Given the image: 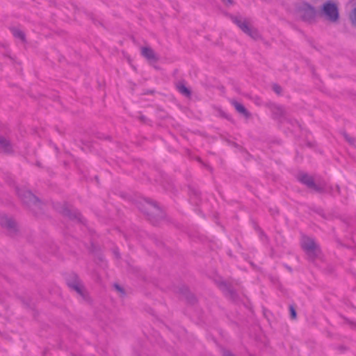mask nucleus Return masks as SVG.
<instances>
[{
  "label": "nucleus",
  "mask_w": 356,
  "mask_h": 356,
  "mask_svg": "<svg viewBox=\"0 0 356 356\" xmlns=\"http://www.w3.org/2000/svg\"><path fill=\"white\" fill-rule=\"evenodd\" d=\"M225 6H231L234 4V0H221Z\"/></svg>",
  "instance_id": "20"
},
{
  "label": "nucleus",
  "mask_w": 356,
  "mask_h": 356,
  "mask_svg": "<svg viewBox=\"0 0 356 356\" xmlns=\"http://www.w3.org/2000/svg\"><path fill=\"white\" fill-rule=\"evenodd\" d=\"M12 33L15 38H19L21 40L24 41L25 38L24 33L19 29L13 28L12 29Z\"/></svg>",
  "instance_id": "16"
},
{
  "label": "nucleus",
  "mask_w": 356,
  "mask_h": 356,
  "mask_svg": "<svg viewBox=\"0 0 356 356\" xmlns=\"http://www.w3.org/2000/svg\"><path fill=\"white\" fill-rule=\"evenodd\" d=\"M63 214L65 216H68L69 218H76L78 220L81 221V214L76 211H75L74 213H72L71 211H70L69 209H65L63 211Z\"/></svg>",
  "instance_id": "15"
},
{
  "label": "nucleus",
  "mask_w": 356,
  "mask_h": 356,
  "mask_svg": "<svg viewBox=\"0 0 356 356\" xmlns=\"http://www.w3.org/2000/svg\"><path fill=\"white\" fill-rule=\"evenodd\" d=\"M322 14L330 22H336L339 19V12L336 4L327 1L324 3Z\"/></svg>",
  "instance_id": "4"
},
{
  "label": "nucleus",
  "mask_w": 356,
  "mask_h": 356,
  "mask_svg": "<svg viewBox=\"0 0 356 356\" xmlns=\"http://www.w3.org/2000/svg\"><path fill=\"white\" fill-rule=\"evenodd\" d=\"M139 209L147 216L157 214L160 212L159 208L156 203L145 200L144 204H141Z\"/></svg>",
  "instance_id": "7"
},
{
  "label": "nucleus",
  "mask_w": 356,
  "mask_h": 356,
  "mask_svg": "<svg viewBox=\"0 0 356 356\" xmlns=\"http://www.w3.org/2000/svg\"><path fill=\"white\" fill-rule=\"evenodd\" d=\"M232 19L245 33L256 39L259 37L258 31L249 26L246 20H242L238 17H232Z\"/></svg>",
  "instance_id": "5"
},
{
  "label": "nucleus",
  "mask_w": 356,
  "mask_h": 356,
  "mask_svg": "<svg viewBox=\"0 0 356 356\" xmlns=\"http://www.w3.org/2000/svg\"><path fill=\"white\" fill-rule=\"evenodd\" d=\"M345 140H347L350 144L354 145L355 138L352 136V135H343Z\"/></svg>",
  "instance_id": "18"
},
{
  "label": "nucleus",
  "mask_w": 356,
  "mask_h": 356,
  "mask_svg": "<svg viewBox=\"0 0 356 356\" xmlns=\"http://www.w3.org/2000/svg\"><path fill=\"white\" fill-rule=\"evenodd\" d=\"M273 90L277 95H280L282 92V88L277 84H274L273 86Z\"/></svg>",
  "instance_id": "19"
},
{
  "label": "nucleus",
  "mask_w": 356,
  "mask_h": 356,
  "mask_svg": "<svg viewBox=\"0 0 356 356\" xmlns=\"http://www.w3.org/2000/svg\"><path fill=\"white\" fill-rule=\"evenodd\" d=\"M140 120H141V121H143V122H145V121H146V118H145L144 116H141V117H140Z\"/></svg>",
  "instance_id": "26"
},
{
  "label": "nucleus",
  "mask_w": 356,
  "mask_h": 356,
  "mask_svg": "<svg viewBox=\"0 0 356 356\" xmlns=\"http://www.w3.org/2000/svg\"><path fill=\"white\" fill-rule=\"evenodd\" d=\"M352 20L354 24H356V8L353 10Z\"/></svg>",
  "instance_id": "21"
},
{
  "label": "nucleus",
  "mask_w": 356,
  "mask_h": 356,
  "mask_svg": "<svg viewBox=\"0 0 356 356\" xmlns=\"http://www.w3.org/2000/svg\"><path fill=\"white\" fill-rule=\"evenodd\" d=\"M231 104L235 108V109L238 113H240L246 118L250 117V113L245 108V107L242 104L238 102L236 100H232Z\"/></svg>",
  "instance_id": "13"
},
{
  "label": "nucleus",
  "mask_w": 356,
  "mask_h": 356,
  "mask_svg": "<svg viewBox=\"0 0 356 356\" xmlns=\"http://www.w3.org/2000/svg\"><path fill=\"white\" fill-rule=\"evenodd\" d=\"M223 356H234L231 352L228 350H224L223 351Z\"/></svg>",
  "instance_id": "23"
},
{
  "label": "nucleus",
  "mask_w": 356,
  "mask_h": 356,
  "mask_svg": "<svg viewBox=\"0 0 356 356\" xmlns=\"http://www.w3.org/2000/svg\"><path fill=\"white\" fill-rule=\"evenodd\" d=\"M0 225L1 227L7 228L10 232H15L17 230L15 220L8 218L6 216H0Z\"/></svg>",
  "instance_id": "9"
},
{
  "label": "nucleus",
  "mask_w": 356,
  "mask_h": 356,
  "mask_svg": "<svg viewBox=\"0 0 356 356\" xmlns=\"http://www.w3.org/2000/svg\"><path fill=\"white\" fill-rule=\"evenodd\" d=\"M289 311L291 319H296L297 315L295 307L293 305H290Z\"/></svg>",
  "instance_id": "17"
},
{
  "label": "nucleus",
  "mask_w": 356,
  "mask_h": 356,
  "mask_svg": "<svg viewBox=\"0 0 356 356\" xmlns=\"http://www.w3.org/2000/svg\"><path fill=\"white\" fill-rule=\"evenodd\" d=\"M67 285L69 286L70 288L74 290L79 295H83V285L81 284V282L79 281L78 277L76 275H73V279L72 281H67Z\"/></svg>",
  "instance_id": "10"
},
{
  "label": "nucleus",
  "mask_w": 356,
  "mask_h": 356,
  "mask_svg": "<svg viewBox=\"0 0 356 356\" xmlns=\"http://www.w3.org/2000/svg\"><path fill=\"white\" fill-rule=\"evenodd\" d=\"M115 287H116V289H117L118 291H122V289L120 286H118V285H117V284H116V285H115Z\"/></svg>",
  "instance_id": "25"
},
{
  "label": "nucleus",
  "mask_w": 356,
  "mask_h": 356,
  "mask_svg": "<svg viewBox=\"0 0 356 356\" xmlns=\"http://www.w3.org/2000/svg\"><path fill=\"white\" fill-rule=\"evenodd\" d=\"M255 102H256V104H261V100H260V99H259V97H257V98H256V100H255Z\"/></svg>",
  "instance_id": "24"
},
{
  "label": "nucleus",
  "mask_w": 356,
  "mask_h": 356,
  "mask_svg": "<svg viewBox=\"0 0 356 356\" xmlns=\"http://www.w3.org/2000/svg\"><path fill=\"white\" fill-rule=\"evenodd\" d=\"M177 89L181 94H182L185 97H189L191 95V90L188 88H186V86L182 82H179L177 84Z\"/></svg>",
  "instance_id": "14"
},
{
  "label": "nucleus",
  "mask_w": 356,
  "mask_h": 356,
  "mask_svg": "<svg viewBox=\"0 0 356 356\" xmlns=\"http://www.w3.org/2000/svg\"><path fill=\"white\" fill-rule=\"evenodd\" d=\"M296 14L298 17L307 22H312L316 16L315 9L306 3H300L296 9Z\"/></svg>",
  "instance_id": "2"
},
{
  "label": "nucleus",
  "mask_w": 356,
  "mask_h": 356,
  "mask_svg": "<svg viewBox=\"0 0 356 356\" xmlns=\"http://www.w3.org/2000/svg\"><path fill=\"white\" fill-rule=\"evenodd\" d=\"M186 298L188 299V300L191 302H193V300H195V298L193 295L189 294L188 296H186Z\"/></svg>",
  "instance_id": "22"
},
{
  "label": "nucleus",
  "mask_w": 356,
  "mask_h": 356,
  "mask_svg": "<svg viewBox=\"0 0 356 356\" xmlns=\"http://www.w3.org/2000/svg\"><path fill=\"white\" fill-rule=\"evenodd\" d=\"M301 247L311 260H314L321 252L319 246L315 241L307 236L302 237Z\"/></svg>",
  "instance_id": "1"
},
{
  "label": "nucleus",
  "mask_w": 356,
  "mask_h": 356,
  "mask_svg": "<svg viewBox=\"0 0 356 356\" xmlns=\"http://www.w3.org/2000/svg\"><path fill=\"white\" fill-rule=\"evenodd\" d=\"M265 106L270 111L272 118L274 120L282 122L286 119L287 115V111L283 106L272 102L266 103Z\"/></svg>",
  "instance_id": "3"
},
{
  "label": "nucleus",
  "mask_w": 356,
  "mask_h": 356,
  "mask_svg": "<svg viewBox=\"0 0 356 356\" xmlns=\"http://www.w3.org/2000/svg\"><path fill=\"white\" fill-rule=\"evenodd\" d=\"M0 150L6 154L13 152V145L10 140L4 136H0Z\"/></svg>",
  "instance_id": "11"
},
{
  "label": "nucleus",
  "mask_w": 356,
  "mask_h": 356,
  "mask_svg": "<svg viewBox=\"0 0 356 356\" xmlns=\"http://www.w3.org/2000/svg\"><path fill=\"white\" fill-rule=\"evenodd\" d=\"M298 179L302 184L307 186V188L313 189L316 192L321 193L323 188L315 184L313 177L306 173L298 175Z\"/></svg>",
  "instance_id": "6"
},
{
  "label": "nucleus",
  "mask_w": 356,
  "mask_h": 356,
  "mask_svg": "<svg viewBox=\"0 0 356 356\" xmlns=\"http://www.w3.org/2000/svg\"><path fill=\"white\" fill-rule=\"evenodd\" d=\"M17 193L22 201L25 204L33 203L34 205H36L38 201L37 197L29 191L17 189Z\"/></svg>",
  "instance_id": "8"
},
{
  "label": "nucleus",
  "mask_w": 356,
  "mask_h": 356,
  "mask_svg": "<svg viewBox=\"0 0 356 356\" xmlns=\"http://www.w3.org/2000/svg\"><path fill=\"white\" fill-rule=\"evenodd\" d=\"M141 54L148 60L157 61L159 57L156 55L154 51L150 47H143L141 48Z\"/></svg>",
  "instance_id": "12"
}]
</instances>
